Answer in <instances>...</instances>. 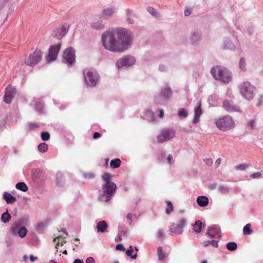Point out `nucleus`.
Listing matches in <instances>:
<instances>
[{
	"label": "nucleus",
	"mask_w": 263,
	"mask_h": 263,
	"mask_svg": "<svg viewBox=\"0 0 263 263\" xmlns=\"http://www.w3.org/2000/svg\"><path fill=\"white\" fill-rule=\"evenodd\" d=\"M157 254L158 256L159 260L160 261H162L164 259L165 257V254L163 253L162 250V247L161 246L158 247L157 249Z\"/></svg>",
	"instance_id": "a19ab883"
},
{
	"label": "nucleus",
	"mask_w": 263,
	"mask_h": 263,
	"mask_svg": "<svg viewBox=\"0 0 263 263\" xmlns=\"http://www.w3.org/2000/svg\"><path fill=\"white\" fill-rule=\"evenodd\" d=\"M166 204L168 208H166V209H165V213L167 215H169L174 210L173 204L171 201H166Z\"/></svg>",
	"instance_id": "58836bf2"
},
{
	"label": "nucleus",
	"mask_w": 263,
	"mask_h": 263,
	"mask_svg": "<svg viewBox=\"0 0 263 263\" xmlns=\"http://www.w3.org/2000/svg\"><path fill=\"white\" fill-rule=\"evenodd\" d=\"M69 25L66 24L56 27L53 31V36L58 40H61L68 32Z\"/></svg>",
	"instance_id": "2eb2a0df"
},
{
	"label": "nucleus",
	"mask_w": 263,
	"mask_h": 263,
	"mask_svg": "<svg viewBox=\"0 0 263 263\" xmlns=\"http://www.w3.org/2000/svg\"><path fill=\"white\" fill-rule=\"evenodd\" d=\"M251 224L250 223H247L245 225L243 228V233L245 235H250L252 233L251 230Z\"/></svg>",
	"instance_id": "79ce46f5"
},
{
	"label": "nucleus",
	"mask_w": 263,
	"mask_h": 263,
	"mask_svg": "<svg viewBox=\"0 0 263 263\" xmlns=\"http://www.w3.org/2000/svg\"><path fill=\"white\" fill-rule=\"evenodd\" d=\"M41 171L37 168H34L31 171V176L33 180H37L39 178V175Z\"/></svg>",
	"instance_id": "a18cd8bd"
},
{
	"label": "nucleus",
	"mask_w": 263,
	"mask_h": 263,
	"mask_svg": "<svg viewBox=\"0 0 263 263\" xmlns=\"http://www.w3.org/2000/svg\"><path fill=\"white\" fill-rule=\"evenodd\" d=\"M201 33L198 30H193L191 33L190 40L192 44L196 45L199 44L201 39Z\"/></svg>",
	"instance_id": "a211bd4d"
},
{
	"label": "nucleus",
	"mask_w": 263,
	"mask_h": 263,
	"mask_svg": "<svg viewBox=\"0 0 263 263\" xmlns=\"http://www.w3.org/2000/svg\"><path fill=\"white\" fill-rule=\"evenodd\" d=\"M85 82L88 86L95 87L99 82L100 76L95 69L86 68L83 70Z\"/></svg>",
	"instance_id": "20e7f679"
},
{
	"label": "nucleus",
	"mask_w": 263,
	"mask_h": 263,
	"mask_svg": "<svg viewBox=\"0 0 263 263\" xmlns=\"http://www.w3.org/2000/svg\"><path fill=\"white\" fill-rule=\"evenodd\" d=\"M196 202L199 206L204 207L209 204V199L205 196H200L197 197Z\"/></svg>",
	"instance_id": "b1692460"
},
{
	"label": "nucleus",
	"mask_w": 263,
	"mask_h": 263,
	"mask_svg": "<svg viewBox=\"0 0 263 263\" xmlns=\"http://www.w3.org/2000/svg\"><path fill=\"white\" fill-rule=\"evenodd\" d=\"M136 60L132 55H125L118 60L116 62V65L119 68L123 67H128L133 66L135 64Z\"/></svg>",
	"instance_id": "9b49d317"
},
{
	"label": "nucleus",
	"mask_w": 263,
	"mask_h": 263,
	"mask_svg": "<svg viewBox=\"0 0 263 263\" xmlns=\"http://www.w3.org/2000/svg\"><path fill=\"white\" fill-rule=\"evenodd\" d=\"M235 46L230 39L227 38L223 41L222 49L234 51L235 50Z\"/></svg>",
	"instance_id": "5701e85b"
},
{
	"label": "nucleus",
	"mask_w": 263,
	"mask_h": 263,
	"mask_svg": "<svg viewBox=\"0 0 263 263\" xmlns=\"http://www.w3.org/2000/svg\"><path fill=\"white\" fill-rule=\"evenodd\" d=\"M121 161L119 158H115L111 160L110 166L112 168H117L120 166Z\"/></svg>",
	"instance_id": "2f4dec72"
},
{
	"label": "nucleus",
	"mask_w": 263,
	"mask_h": 263,
	"mask_svg": "<svg viewBox=\"0 0 263 263\" xmlns=\"http://www.w3.org/2000/svg\"><path fill=\"white\" fill-rule=\"evenodd\" d=\"M29 217L27 216H25L20 218L16 222L14 226L11 228V233L15 235L16 234L17 230L19 227L21 226L26 225L28 221Z\"/></svg>",
	"instance_id": "f3484780"
},
{
	"label": "nucleus",
	"mask_w": 263,
	"mask_h": 263,
	"mask_svg": "<svg viewBox=\"0 0 263 263\" xmlns=\"http://www.w3.org/2000/svg\"><path fill=\"white\" fill-rule=\"evenodd\" d=\"M103 180L105 182V183H114L111 181V176L109 173H105V174L102 176Z\"/></svg>",
	"instance_id": "49530a36"
},
{
	"label": "nucleus",
	"mask_w": 263,
	"mask_h": 263,
	"mask_svg": "<svg viewBox=\"0 0 263 263\" xmlns=\"http://www.w3.org/2000/svg\"><path fill=\"white\" fill-rule=\"evenodd\" d=\"M201 107V102H198V106L194 109V117L193 120L194 124L197 123L199 121V118L202 113Z\"/></svg>",
	"instance_id": "6ab92c4d"
},
{
	"label": "nucleus",
	"mask_w": 263,
	"mask_h": 263,
	"mask_svg": "<svg viewBox=\"0 0 263 263\" xmlns=\"http://www.w3.org/2000/svg\"><path fill=\"white\" fill-rule=\"evenodd\" d=\"M116 249L117 250H120L121 251H124L125 250V249L123 245L121 243H119L116 245Z\"/></svg>",
	"instance_id": "4d7b16f0"
},
{
	"label": "nucleus",
	"mask_w": 263,
	"mask_h": 263,
	"mask_svg": "<svg viewBox=\"0 0 263 263\" xmlns=\"http://www.w3.org/2000/svg\"><path fill=\"white\" fill-rule=\"evenodd\" d=\"M173 91L167 84L160 89V91L156 93L154 97L155 104L160 105H165L172 97Z\"/></svg>",
	"instance_id": "7ed1b4c3"
},
{
	"label": "nucleus",
	"mask_w": 263,
	"mask_h": 263,
	"mask_svg": "<svg viewBox=\"0 0 263 263\" xmlns=\"http://www.w3.org/2000/svg\"><path fill=\"white\" fill-rule=\"evenodd\" d=\"M3 199L7 204H13L16 201V198L9 193L5 192L3 195Z\"/></svg>",
	"instance_id": "4be33fe9"
},
{
	"label": "nucleus",
	"mask_w": 263,
	"mask_h": 263,
	"mask_svg": "<svg viewBox=\"0 0 263 263\" xmlns=\"http://www.w3.org/2000/svg\"><path fill=\"white\" fill-rule=\"evenodd\" d=\"M35 109L38 113H44V104L42 101L37 100L35 103Z\"/></svg>",
	"instance_id": "c85d7f7f"
},
{
	"label": "nucleus",
	"mask_w": 263,
	"mask_h": 263,
	"mask_svg": "<svg viewBox=\"0 0 263 263\" xmlns=\"http://www.w3.org/2000/svg\"><path fill=\"white\" fill-rule=\"evenodd\" d=\"M203 223L199 220H196L195 223L192 224L193 230L197 233L201 232Z\"/></svg>",
	"instance_id": "cd10ccee"
},
{
	"label": "nucleus",
	"mask_w": 263,
	"mask_h": 263,
	"mask_svg": "<svg viewBox=\"0 0 263 263\" xmlns=\"http://www.w3.org/2000/svg\"><path fill=\"white\" fill-rule=\"evenodd\" d=\"M206 235L211 238H221L220 228L218 225L213 224L208 227Z\"/></svg>",
	"instance_id": "4468645a"
},
{
	"label": "nucleus",
	"mask_w": 263,
	"mask_h": 263,
	"mask_svg": "<svg viewBox=\"0 0 263 263\" xmlns=\"http://www.w3.org/2000/svg\"><path fill=\"white\" fill-rule=\"evenodd\" d=\"M117 189L115 183H104L102 186L103 196L106 197L105 201L108 202L115 194Z\"/></svg>",
	"instance_id": "0eeeda50"
},
{
	"label": "nucleus",
	"mask_w": 263,
	"mask_h": 263,
	"mask_svg": "<svg viewBox=\"0 0 263 263\" xmlns=\"http://www.w3.org/2000/svg\"><path fill=\"white\" fill-rule=\"evenodd\" d=\"M86 263H96L95 259L92 257L87 258L85 260Z\"/></svg>",
	"instance_id": "0e129e2a"
},
{
	"label": "nucleus",
	"mask_w": 263,
	"mask_h": 263,
	"mask_svg": "<svg viewBox=\"0 0 263 263\" xmlns=\"http://www.w3.org/2000/svg\"><path fill=\"white\" fill-rule=\"evenodd\" d=\"M177 115L180 118H185L188 116V112L185 108H181L178 110Z\"/></svg>",
	"instance_id": "ea45409f"
},
{
	"label": "nucleus",
	"mask_w": 263,
	"mask_h": 263,
	"mask_svg": "<svg viewBox=\"0 0 263 263\" xmlns=\"http://www.w3.org/2000/svg\"><path fill=\"white\" fill-rule=\"evenodd\" d=\"M118 231L119 234L125 235L127 232V228L124 226L120 225L118 227Z\"/></svg>",
	"instance_id": "de8ad7c7"
},
{
	"label": "nucleus",
	"mask_w": 263,
	"mask_h": 263,
	"mask_svg": "<svg viewBox=\"0 0 263 263\" xmlns=\"http://www.w3.org/2000/svg\"><path fill=\"white\" fill-rule=\"evenodd\" d=\"M261 173L259 172H256L255 173H253L250 175V177L252 178H258L261 176Z\"/></svg>",
	"instance_id": "774afa93"
},
{
	"label": "nucleus",
	"mask_w": 263,
	"mask_h": 263,
	"mask_svg": "<svg viewBox=\"0 0 263 263\" xmlns=\"http://www.w3.org/2000/svg\"><path fill=\"white\" fill-rule=\"evenodd\" d=\"M37 148L40 152L45 153L48 149V145L45 142H43L38 145Z\"/></svg>",
	"instance_id": "e433bc0d"
},
{
	"label": "nucleus",
	"mask_w": 263,
	"mask_h": 263,
	"mask_svg": "<svg viewBox=\"0 0 263 263\" xmlns=\"http://www.w3.org/2000/svg\"><path fill=\"white\" fill-rule=\"evenodd\" d=\"M175 136V131L173 129H166L162 130L161 134L157 137L159 143H163L165 141L170 140Z\"/></svg>",
	"instance_id": "ddd939ff"
},
{
	"label": "nucleus",
	"mask_w": 263,
	"mask_h": 263,
	"mask_svg": "<svg viewBox=\"0 0 263 263\" xmlns=\"http://www.w3.org/2000/svg\"><path fill=\"white\" fill-rule=\"evenodd\" d=\"M239 67L240 69L242 71H245L246 70V60L244 58H241L239 63Z\"/></svg>",
	"instance_id": "37998d69"
},
{
	"label": "nucleus",
	"mask_w": 263,
	"mask_h": 263,
	"mask_svg": "<svg viewBox=\"0 0 263 263\" xmlns=\"http://www.w3.org/2000/svg\"><path fill=\"white\" fill-rule=\"evenodd\" d=\"M159 69L161 72H165L167 71V67L163 64H160L159 66Z\"/></svg>",
	"instance_id": "338daca9"
},
{
	"label": "nucleus",
	"mask_w": 263,
	"mask_h": 263,
	"mask_svg": "<svg viewBox=\"0 0 263 263\" xmlns=\"http://www.w3.org/2000/svg\"><path fill=\"white\" fill-rule=\"evenodd\" d=\"M9 0H0V10L2 9L8 2Z\"/></svg>",
	"instance_id": "052dcab7"
},
{
	"label": "nucleus",
	"mask_w": 263,
	"mask_h": 263,
	"mask_svg": "<svg viewBox=\"0 0 263 263\" xmlns=\"http://www.w3.org/2000/svg\"><path fill=\"white\" fill-rule=\"evenodd\" d=\"M63 63L73 65L76 63V50L72 47L66 48L63 52Z\"/></svg>",
	"instance_id": "6e6552de"
},
{
	"label": "nucleus",
	"mask_w": 263,
	"mask_h": 263,
	"mask_svg": "<svg viewBox=\"0 0 263 263\" xmlns=\"http://www.w3.org/2000/svg\"><path fill=\"white\" fill-rule=\"evenodd\" d=\"M186 224L185 219L181 218L177 223H172L169 226V233L171 235L181 234L183 232V228Z\"/></svg>",
	"instance_id": "1a4fd4ad"
},
{
	"label": "nucleus",
	"mask_w": 263,
	"mask_h": 263,
	"mask_svg": "<svg viewBox=\"0 0 263 263\" xmlns=\"http://www.w3.org/2000/svg\"><path fill=\"white\" fill-rule=\"evenodd\" d=\"M41 137L43 141H46L49 140L50 135L49 132L42 131L41 133Z\"/></svg>",
	"instance_id": "c03bdc74"
},
{
	"label": "nucleus",
	"mask_w": 263,
	"mask_h": 263,
	"mask_svg": "<svg viewBox=\"0 0 263 263\" xmlns=\"http://www.w3.org/2000/svg\"><path fill=\"white\" fill-rule=\"evenodd\" d=\"M11 216L9 214L8 210H7L5 212L3 213L1 216V220L4 223L8 222L11 219Z\"/></svg>",
	"instance_id": "473e14b6"
},
{
	"label": "nucleus",
	"mask_w": 263,
	"mask_h": 263,
	"mask_svg": "<svg viewBox=\"0 0 263 263\" xmlns=\"http://www.w3.org/2000/svg\"><path fill=\"white\" fill-rule=\"evenodd\" d=\"M61 47V43H58L57 44L50 46L48 50V54L46 60L48 62H51L57 59L58 54Z\"/></svg>",
	"instance_id": "f8f14e48"
},
{
	"label": "nucleus",
	"mask_w": 263,
	"mask_h": 263,
	"mask_svg": "<svg viewBox=\"0 0 263 263\" xmlns=\"http://www.w3.org/2000/svg\"><path fill=\"white\" fill-rule=\"evenodd\" d=\"M134 248L132 246H130L126 251L127 256L130 257L132 259H136L137 257V253L133 254Z\"/></svg>",
	"instance_id": "c9c22d12"
},
{
	"label": "nucleus",
	"mask_w": 263,
	"mask_h": 263,
	"mask_svg": "<svg viewBox=\"0 0 263 263\" xmlns=\"http://www.w3.org/2000/svg\"><path fill=\"white\" fill-rule=\"evenodd\" d=\"M133 32L122 27L109 29L102 34L104 48L113 52H121L128 49L133 42Z\"/></svg>",
	"instance_id": "f257e3e1"
},
{
	"label": "nucleus",
	"mask_w": 263,
	"mask_h": 263,
	"mask_svg": "<svg viewBox=\"0 0 263 263\" xmlns=\"http://www.w3.org/2000/svg\"><path fill=\"white\" fill-rule=\"evenodd\" d=\"M84 176L85 179H90L93 178L95 177V175L93 173H89L87 174H84Z\"/></svg>",
	"instance_id": "6e6d98bb"
},
{
	"label": "nucleus",
	"mask_w": 263,
	"mask_h": 263,
	"mask_svg": "<svg viewBox=\"0 0 263 263\" xmlns=\"http://www.w3.org/2000/svg\"><path fill=\"white\" fill-rule=\"evenodd\" d=\"M204 161L208 166H211L213 163V161L211 158H206L204 160Z\"/></svg>",
	"instance_id": "680f3d73"
},
{
	"label": "nucleus",
	"mask_w": 263,
	"mask_h": 263,
	"mask_svg": "<svg viewBox=\"0 0 263 263\" xmlns=\"http://www.w3.org/2000/svg\"><path fill=\"white\" fill-rule=\"evenodd\" d=\"M263 104V96L262 95H260L259 96V97L258 99L257 102L256 103V105L257 106H261Z\"/></svg>",
	"instance_id": "bf43d9fd"
},
{
	"label": "nucleus",
	"mask_w": 263,
	"mask_h": 263,
	"mask_svg": "<svg viewBox=\"0 0 263 263\" xmlns=\"http://www.w3.org/2000/svg\"><path fill=\"white\" fill-rule=\"evenodd\" d=\"M133 13V11L130 9H126V15L127 17H130L132 15Z\"/></svg>",
	"instance_id": "69168bd1"
},
{
	"label": "nucleus",
	"mask_w": 263,
	"mask_h": 263,
	"mask_svg": "<svg viewBox=\"0 0 263 263\" xmlns=\"http://www.w3.org/2000/svg\"><path fill=\"white\" fill-rule=\"evenodd\" d=\"M15 93V89L11 85H8L6 88L5 94L10 96L14 98Z\"/></svg>",
	"instance_id": "72a5a7b5"
},
{
	"label": "nucleus",
	"mask_w": 263,
	"mask_h": 263,
	"mask_svg": "<svg viewBox=\"0 0 263 263\" xmlns=\"http://www.w3.org/2000/svg\"><path fill=\"white\" fill-rule=\"evenodd\" d=\"M227 249L230 251H234L237 248V244L235 242H229L226 245Z\"/></svg>",
	"instance_id": "4c0bfd02"
},
{
	"label": "nucleus",
	"mask_w": 263,
	"mask_h": 263,
	"mask_svg": "<svg viewBox=\"0 0 263 263\" xmlns=\"http://www.w3.org/2000/svg\"><path fill=\"white\" fill-rule=\"evenodd\" d=\"M13 98L10 96H8L6 94H5L4 96V101L6 103V104H10L13 100Z\"/></svg>",
	"instance_id": "3c124183"
},
{
	"label": "nucleus",
	"mask_w": 263,
	"mask_h": 263,
	"mask_svg": "<svg viewBox=\"0 0 263 263\" xmlns=\"http://www.w3.org/2000/svg\"><path fill=\"white\" fill-rule=\"evenodd\" d=\"M247 166L246 164L244 163L240 164L235 166V168L237 171H243L246 168H247Z\"/></svg>",
	"instance_id": "603ef678"
},
{
	"label": "nucleus",
	"mask_w": 263,
	"mask_h": 263,
	"mask_svg": "<svg viewBox=\"0 0 263 263\" xmlns=\"http://www.w3.org/2000/svg\"><path fill=\"white\" fill-rule=\"evenodd\" d=\"M15 187L22 192H26L28 191V187L24 182H19L15 185Z\"/></svg>",
	"instance_id": "7c9ffc66"
},
{
	"label": "nucleus",
	"mask_w": 263,
	"mask_h": 263,
	"mask_svg": "<svg viewBox=\"0 0 263 263\" xmlns=\"http://www.w3.org/2000/svg\"><path fill=\"white\" fill-rule=\"evenodd\" d=\"M102 18L100 17L99 19H95L91 24V27L98 30L103 29L104 28V25L102 22Z\"/></svg>",
	"instance_id": "412c9836"
},
{
	"label": "nucleus",
	"mask_w": 263,
	"mask_h": 263,
	"mask_svg": "<svg viewBox=\"0 0 263 263\" xmlns=\"http://www.w3.org/2000/svg\"><path fill=\"white\" fill-rule=\"evenodd\" d=\"M114 13V9L113 8H108L104 9L103 10L102 14L100 15L101 18H104L105 17L111 16Z\"/></svg>",
	"instance_id": "bb28decb"
},
{
	"label": "nucleus",
	"mask_w": 263,
	"mask_h": 263,
	"mask_svg": "<svg viewBox=\"0 0 263 263\" xmlns=\"http://www.w3.org/2000/svg\"><path fill=\"white\" fill-rule=\"evenodd\" d=\"M147 11L154 16H156L158 14L157 10L152 7H148Z\"/></svg>",
	"instance_id": "09e8293b"
},
{
	"label": "nucleus",
	"mask_w": 263,
	"mask_h": 263,
	"mask_svg": "<svg viewBox=\"0 0 263 263\" xmlns=\"http://www.w3.org/2000/svg\"><path fill=\"white\" fill-rule=\"evenodd\" d=\"M108 225L105 220H101L97 224V232L100 233L107 232Z\"/></svg>",
	"instance_id": "aec40b11"
},
{
	"label": "nucleus",
	"mask_w": 263,
	"mask_h": 263,
	"mask_svg": "<svg viewBox=\"0 0 263 263\" xmlns=\"http://www.w3.org/2000/svg\"><path fill=\"white\" fill-rule=\"evenodd\" d=\"M239 91L242 96L248 100L253 99L256 93V87L249 81H246L239 85Z\"/></svg>",
	"instance_id": "39448f33"
},
{
	"label": "nucleus",
	"mask_w": 263,
	"mask_h": 263,
	"mask_svg": "<svg viewBox=\"0 0 263 263\" xmlns=\"http://www.w3.org/2000/svg\"><path fill=\"white\" fill-rule=\"evenodd\" d=\"M39 127V125L35 123H29L28 125V127L30 130H33L35 129V128H37Z\"/></svg>",
	"instance_id": "5fc2aeb1"
},
{
	"label": "nucleus",
	"mask_w": 263,
	"mask_h": 263,
	"mask_svg": "<svg viewBox=\"0 0 263 263\" xmlns=\"http://www.w3.org/2000/svg\"><path fill=\"white\" fill-rule=\"evenodd\" d=\"M56 179H57L56 183L58 186L62 187L64 185V175L62 172H59L57 173V175H56Z\"/></svg>",
	"instance_id": "a878e982"
},
{
	"label": "nucleus",
	"mask_w": 263,
	"mask_h": 263,
	"mask_svg": "<svg viewBox=\"0 0 263 263\" xmlns=\"http://www.w3.org/2000/svg\"><path fill=\"white\" fill-rule=\"evenodd\" d=\"M216 124L217 127L222 131L229 130L235 126L234 121L230 116H226L219 119L216 121Z\"/></svg>",
	"instance_id": "423d86ee"
},
{
	"label": "nucleus",
	"mask_w": 263,
	"mask_h": 263,
	"mask_svg": "<svg viewBox=\"0 0 263 263\" xmlns=\"http://www.w3.org/2000/svg\"><path fill=\"white\" fill-rule=\"evenodd\" d=\"M167 161L170 164H172L174 163V161L173 158V156L171 154L168 155L167 156Z\"/></svg>",
	"instance_id": "e2e57ef3"
},
{
	"label": "nucleus",
	"mask_w": 263,
	"mask_h": 263,
	"mask_svg": "<svg viewBox=\"0 0 263 263\" xmlns=\"http://www.w3.org/2000/svg\"><path fill=\"white\" fill-rule=\"evenodd\" d=\"M211 73L216 80L223 83H228L232 79L231 72L224 66L218 65L213 67L211 69Z\"/></svg>",
	"instance_id": "f03ea898"
},
{
	"label": "nucleus",
	"mask_w": 263,
	"mask_h": 263,
	"mask_svg": "<svg viewBox=\"0 0 263 263\" xmlns=\"http://www.w3.org/2000/svg\"><path fill=\"white\" fill-rule=\"evenodd\" d=\"M165 155L166 154L165 152L163 150H161L160 152L159 155L158 156V159H159V160L162 161L164 159Z\"/></svg>",
	"instance_id": "864d4df0"
},
{
	"label": "nucleus",
	"mask_w": 263,
	"mask_h": 263,
	"mask_svg": "<svg viewBox=\"0 0 263 263\" xmlns=\"http://www.w3.org/2000/svg\"><path fill=\"white\" fill-rule=\"evenodd\" d=\"M157 236L158 238H161L164 237V233H163V230L162 229H159L158 230Z\"/></svg>",
	"instance_id": "13d9d810"
},
{
	"label": "nucleus",
	"mask_w": 263,
	"mask_h": 263,
	"mask_svg": "<svg viewBox=\"0 0 263 263\" xmlns=\"http://www.w3.org/2000/svg\"><path fill=\"white\" fill-rule=\"evenodd\" d=\"M145 119L149 122L154 121L155 120V116L154 112L151 109H147L144 112Z\"/></svg>",
	"instance_id": "393cba45"
},
{
	"label": "nucleus",
	"mask_w": 263,
	"mask_h": 263,
	"mask_svg": "<svg viewBox=\"0 0 263 263\" xmlns=\"http://www.w3.org/2000/svg\"><path fill=\"white\" fill-rule=\"evenodd\" d=\"M202 244L204 247H207L210 245L212 246L218 248V240H204L202 242Z\"/></svg>",
	"instance_id": "c756f323"
},
{
	"label": "nucleus",
	"mask_w": 263,
	"mask_h": 263,
	"mask_svg": "<svg viewBox=\"0 0 263 263\" xmlns=\"http://www.w3.org/2000/svg\"><path fill=\"white\" fill-rule=\"evenodd\" d=\"M223 108L229 112L239 111L240 108L232 100H227L223 103Z\"/></svg>",
	"instance_id": "dca6fc26"
},
{
	"label": "nucleus",
	"mask_w": 263,
	"mask_h": 263,
	"mask_svg": "<svg viewBox=\"0 0 263 263\" xmlns=\"http://www.w3.org/2000/svg\"><path fill=\"white\" fill-rule=\"evenodd\" d=\"M219 191L221 193H227L230 191V189L223 185H220L219 187Z\"/></svg>",
	"instance_id": "8fccbe9b"
},
{
	"label": "nucleus",
	"mask_w": 263,
	"mask_h": 263,
	"mask_svg": "<svg viewBox=\"0 0 263 263\" xmlns=\"http://www.w3.org/2000/svg\"><path fill=\"white\" fill-rule=\"evenodd\" d=\"M27 232V230L25 227H20L17 230L16 234H17L21 238H23L26 236Z\"/></svg>",
	"instance_id": "f704fd0d"
},
{
	"label": "nucleus",
	"mask_w": 263,
	"mask_h": 263,
	"mask_svg": "<svg viewBox=\"0 0 263 263\" xmlns=\"http://www.w3.org/2000/svg\"><path fill=\"white\" fill-rule=\"evenodd\" d=\"M42 56L43 52L40 50L36 49L30 54L28 59L25 61V64L33 67L41 61Z\"/></svg>",
	"instance_id": "9d476101"
}]
</instances>
